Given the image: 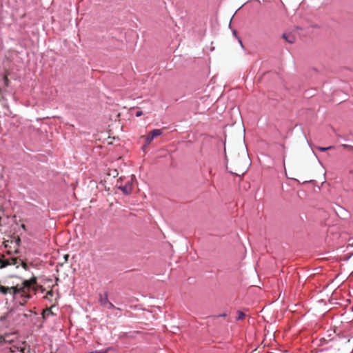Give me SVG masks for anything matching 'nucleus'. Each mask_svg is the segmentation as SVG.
<instances>
[{"label": "nucleus", "instance_id": "obj_1", "mask_svg": "<svg viewBox=\"0 0 353 353\" xmlns=\"http://www.w3.org/2000/svg\"><path fill=\"white\" fill-rule=\"evenodd\" d=\"M37 283V278L35 276L32 277L29 280H25L22 283L21 285H17L14 286V298H16L17 296H19L22 301H20V304L23 305L28 300L31 298V295L30 294V291L34 285Z\"/></svg>", "mask_w": 353, "mask_h": 353}, {"label": "nucleus", "instance_id": "obj_2", "mask_svg": "<svg viewBox=\"0 0 353 353\" xmlns=\"http://www.w3.org/2000/svg\"><path fill=\"white\" fill-rule=\"evenodd\" d=\"M249 165V157L248 154L244 152L241 157L238 155L232 159L230 172L238 176L243 175L247 172Z\"/></svg>", "mask_w": 353, "mask_h": 353}, {"label": "nucleus", "instance_id": "obj_3", "mask_svg": "<svg viewBox=\"0 0 353 353\" xmlns=\"http://www.w3.org/2000/svg\"><path fill=\"white\" fill-rule=\"evenodd\" d=\"M162 134L161 130L154 129L152 130L147 136H142L141 138L145 139L144 146H147L152 141L154 137L160 136Z\"/></svg>", "mask_w": 353, "mask_h": 353}, {"label": "nucleus", "instance_id": "obj_4", "mask_svg": "<svg viewBox=\"0 0 353 353\" xmlns=\"http://www.w3.org/2000/svg\"><path fill=\"white\" fill-rule=\"evenodd\" d=\"M19 263V259L16 257H12L10 259L3 260L0 259V269H2L8 265H17Z\"/></svg>", "mask_w": 353, "mask_h": 353}, {"label": "nucleus", "instance_id": "obj_5", "mask_svg": "<svg viewBox=\"0 0 353 353\" xmlns=\"http://www.w3.org/2000/svg\"><path fill=\"white\" fill-rule=\"evenodd\" d=\"M14 286L9 288L0 285V292L4 295L10 294L14 296Z\"/></svg>", "mask_w": 353, "mask_h": 353}, {"label": "nucleus", "instance_id": "obj_6", "mask_svg": "<svg viewBox=\"0 0 353 353\" xmlns=\"http://www.w3.org/2000/svg\"><path fill=\"white\" fill-rule=\"evenodd\" d=\"M99 301H100L101 304L103 305L108 304L110 308L114 307V305L112 303L109 302L108 296L106 294H105L104 296L101 295Z\"/></svg>", "mask_w": 353, "mask_h": 353}, {"label": "nucleus", "instance_id": "obj_7", "mask_svg": "<svg viewBox=\"0 0 353 353\" xmlns=\"http://www.w3.org/2000/svg\"><path fill=\"white\" fill-rule=\"evenodd\" d=\"M282 37L289 43H294L295 41V37L291 34L284 33Z\"/></svg>", "mask_w": 353, "mask_h": 353}, {"label": "nucleus", "instance_id": "obj_8", "mask_svg": "<svg viewBox=\"0 0 353 353\" xmlns=\"http://www.w3.org/2000/svg\"><path fill=\"white\" fill-rule=\"evenodd\" d=\"M13 312L14 311L13 310H10L8 312H7L6 314H4L3 316H2L1 318H0V322H3L6 319H10L12 318V315H13Z\"/></svg>", "mask_w": 353, "mask_h": 353}, {"label": "nucleus", "instance_id": "obj_9", "mask_svg": "<svg viewBox=\"0 0 353 353\" xmlns=\"http://www.w3.org/2000/svg\"><path fill=\"white\" fill-rule=\"evenodd\" d=\"M334 148V146H329V147H321V146H317L316 147V149L319 150V151H321V152H325L327 150H331V149H333Z\"/></svg>", "mask_w": 353, "mask_h": 353}, {"label": "nucleus", "instance_id": "obj_10", "mask_svg": "<svg viewBox=\"0 0 353 353\" xmlns=\"http://www.w3.org/2000/svg\"><path fill=\"white\" fill-rule=\"evenodd\" d=\"M237 314V320H243L245 316V314L241 311H238Z\"/></svg>", "mask_w": 353, "mask_h": 353}, {"label": "nucleus", "instance_id": "obj_11", "mask_svg": "<svg viewBox=\"0 0 353 353\" xmlns=\"http://www.w3.org/2000/svg\"><path fill=\"white\" fill-rule=\"evenodd\" d=\"M341 147L350 151H353V146L347 144H342Z\"/></svg>", "mask_w": 353, "mask_h": 353}, {"label": "nucleus", "instance_id": "obj_12", "mask_svg": "<svg viewBox=\"0 0 353 353\" xmlns=\"http://www.w3.org/2000/svg\"><path fill=\"white\" fill-rule=\"evenodd\" d=\"M10 336H1L4 342H10L12 339H8Z\"/></svg>", "mask_w": 353, "mask_h": 353}, {"label": "nucleus", "instance_id": "obj_13", "mask_svg": "<svg viewBox=\"0 0 353 353\" xmlns=\"http://www.w3.org/2000/svg\"><path fill=\"white\" fill-rule=\"evenodd\" d=\"M19 262H21V264L22 267H23L25 270H27V269H28V265H27L25 262L22 261L21 259H19Z\"/></svg>", "mask_w": 353, "mask_h": 353}, {"label": "nucleus", "instance_id": "obj_14", "mask_svg": "<svg viewBox=\"0 0 353 353\" xmlns=\"http://www.w3.org/2000/svg\"><path fill=\"white\" fill-rule=\"evenodd\" d=\"M50 314H51L50 310L47 309L46 310L43 311V315L46 316V315H49Z\"/></svg>", "mask_w": 353, "mask_h": 353}, {"label": "nucleus", "instance_id": "obj_15", "mask_svg": "<svg viewBox=\"0 0 353 353\" xmlns=\"http://www.w3.org/2000/svg\"><path fill=\"white\" fill-rule=\"evenodd\" d=\"M3 81H4V83H5L6 85H8V79L7 76H4L3 77Z\"/></svg>", "mask_w": 353, "mask_h": 353}, {"label": "nucleus", "instance_id": "obj_16", "mask_svg": "<svg viewBox=\"0 0 353 353\" xmlns=\"http://www.w3.org/2000/svg\"><path fill=\"white\" fill-rule=\"evenodd\" d=\"M20 241H21V239L19 237H17V239H16V245L17 246H19V243H20Z\"/></svg>", "mask_w": 353, "mask_h": 353}, {"label": "nucleus", "instance_id": "obj_17", "mask_svg": "<svg viewBox=\"0 0 353 353\" xmlns=\"http://www.w3.org/2000/svg\"><path fill=\"white\" fill-rule=\"evenodd\" d=\"M142 114H143V112L142 111H138L136 113V117H141Z\"/></svg>", "mask_w": 353, "mask_h": 353}, {"label": "nucleus", "instance_id": "obj_18", "mask_svg": "<svg viewBox=\"0 0 353 353\" xmlns=\"http://www.w3.org/2000/svg\"><path fill=\"white\" fill-rule=\"evenodd\" d=\"M52 295H53V292L52 290L48 291L47 292V294H46V296H52Z\"/></svg>", "mask_w": 353, "mask_h": 353}, {"label": "nucleus", "instance_id": "obj_19", "mask_svg": "<svg viewBox=\"0 0 353 353\" xmlns=\"http://www.w3.org/2000/svg\"><path fill=\"white\" fill-rule=\"evenodd\" d=\"M121 190H122L124 192H128L126 187H121Z\"/></svg>", "mask_w": 353, "mask_h": 353}, {"label": "nucleus", "instance_id": "obj_20", "mask_svg": "<svg viewBox=\"0 0 353 353\" xmlns=\"http://www.w3.org/2000/svg\"><path fill=\"white\" fill-rule=\"evenodd\" d=\"M68 257H69V256L68 254L64 256L65 261H68Z\"/></svg>", "mask_w": 353, "mask_h": 353}, {"label": "nucleus", "instance_id": "obj_21", "mask_svg": "<svg viewBox=\"0 0 353 353\" xmlns=\"http://www.w3.org/2000/svg\"><path fill=\"white\" fill-rule=\"evenodd\" d=\"M21 227H22L23 229H25V225H23H23H21Z\"/></svg>", "mask_w": 353, "mask_h": 353}, {"label": "nucleus", "instance_id": "obj_22", "mask_svg": "<svg viewBox=\"0 0 353 353\" xmlns=\"http://www.w3.org/2000/svg\"><path fill=\"white\" fill-rule=\"evenodd\" d=\"M1 323H3V325H5V327H7V325H5V323H3V321Z\"/></svg>", "mask_w": 353, "mask_h": 353}, {"label": "nucleus", "instance_id": "obj_23", "mask_svg": "<svg viewBox=\"0 0 353 353\" xmlns=\"http://www.w3.org/2000/svg\"><path fill=\"white\" fill-rule=\"evenodd\" d=\"M1 323H3V325H5V327H7V325H5V323H3V321Z\"/></svg>", "mask_w": 353, "mask_h": 353}]
</instances>
